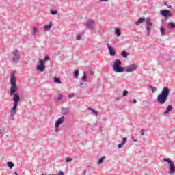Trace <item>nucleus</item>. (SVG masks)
<instances>
[{
    "label": "nucleus",
    "mask_w": 175,
    "mask_h": 175,
    "mask_svg": "<svg viewBox=\"0 0 175 175\" xmlns=\"http://www.w3.org/2000/svg\"><path fill=\"white\" fill-rule=\"evenodd\" d=\"M172 110H173V106L168 105L166 111L163 112V114H169V113H170V111H172Z\"/></svg>",
    "instance_id": "14"
},
{
    "label": "nucleus",
    "mask_w": 175,
    "mask_h": 175,
    "mask_svg": "<svg viewBox=\"0 0 175 175\" xmlns=\"http://www.w3.org/2000/svg\"><path fill=\"white\" fill-rule=\"evenodd\" d=\"M76 38H77V40H81V35L77 36Z\"/></svg>",
    "instance_id": "34"
},
{
    "label": "nucleus",
    "mask_w": 175,
    "mask_h": 175,
    "mask_svg": "<svg viewBox=\"0 0 175 175\" xmlns=\"http://www.w3.org/2000/svg\"><path fill=\"white\" fill-rule=\"evenodd\" d=\"M122 144H121V142H120V144H119L118 145V148H121V147H122Z\"/></svg>",
    "instance_id": "42"
},
{
    "label": "nucleus",
    "mask_w": 175,
    "mask_h": 175,
    "mask_svg": "<svg viewBox=\"0 0 175 175\" xmlns=\"http://www.w3.org/2000/svg\"><path fill=\"white\" fill-rule=\"evenodd\" d=\"M54 83H56V84H62V82L61 81V79L58 77L54 78Z\"/></svg>",
    "instance_id": "22"
},
{
    "label": "nucleus",
    "mask_w": 175,
    "mask_h": 175,
    "mask_svg": "<svg viewBox=\"0 0 175 175\" xmlns=\"http://www.w3.org/2000/svg\"><path fill=\"white\" fill-rule=\"evenodd\" d=\"M121 60L118 59H115L113 64V70L116 73H122L123 72H125V69L124 67L121 66Z\"/></svg>",
    "instance_id": "4"
},
{
    "label": "nucleus",
    "mask_w": 175,
    "mask_h": 175,
    "mask_svg": "<svg viewBox=\"0 0 175 175\" xmlns=\"http://www.w3.org/2000/svg\"><path fill=\"white\" fill-rule=\"evenodd\" d=\"M58 175H65V174L64 173V172L60 171L59 172Z\"/></svg>",
    "instance_id": "40"
},
{
    "label": "nucleus",
    "mask_w": 175,
    "mask_h": 175,
    "mask_svg": "<svg viewBox=\"0 0 175 175\" xmlns=\"http://www.w3.org/2000/svg\"><path fill=\"white\" fill-rule=\"evenodd\" d=\"M10 120H14V116H12V113L10 115Z\"/></svg>",
    "instance_id": "44"
},
{
    "label": "nucleus",
    "mask_w": 175,
    "mask_h": 175,
    "mask_svg": "<svg viewBox=\"0 0 175 175\" xmlns=\"http://www.w3.org/2000/svg\"><path fill=\"white\" fill-rule=\"evenodd\" d=\"M166 20H167V18H165V19H162L161 20L162 24H163L166 21Z\"/></svg>",
    "instance_id": "39"
},
{
    "label": "nucleus",
    "mask_w": 175,
    "mask_h": 175,
    "mask_svg": "<svg viewBox=\"0 0 175 175\" xmlns=\"http://www.w3.org/2000/svg\"><path fill=\"white\" fill-rule=\"evenodd\" d=\"M17 113V108H14L12 107V109L10 110V114H12V117H13V116H16Z\"/></svg>",
    "instance_id": "15"
},
{
    "label": "nucleus",
    "mask_w": 175,
    "mask_h": 175,
    "mask_svg": "<svg viewBox=\"0 0 175 175\" xmlns=\"http://www.w3.org/2000/svg\"><path fill=\"white\" fill-rule=\"evenodd\" d=\"M88 110H90V111L92 112V113L95 114V116H98V112L96 110H95L91 107H88Z\"/></svg>",
    "instance_id": "19"
},
{
    "label": "nucleus",
    "mask_w": 175,
    "mask_h": 175,
    "mask_svg": "<svg viewBox=\"0 0 175 175\" xmlns=\"http://www.w3.org/2000/svg\"><path fill=\"white\" fill-rule=\"evenodd\" d=\"M164 5L166 6L167 5V3L164 2Z\"/></svg>",
    "instance_id": "48"
},
{
    "label": "nucleus",
    "mask_w": 175,
    "mask_h": 175,
    "mask_svg": "<svg viewBox=\"0 0 175 175\" xmlns=\"http://www.w3.org/2000/svg\"><path fill=\"white\" fill-rule=\"evenodd\" d=\"M150 88L152 90V94H155V92H157V87L152 86V85H150Z\"/></svg>",
    "instance_id": "25"
},
{
    "label": "nucleus",
    "mask_w": 175,
    "mask_h": 175,
    "mask_svg": "<svg viewBox=\"0 0 175 175\" xmlns=\"http://www.w3.org/2000/svg\"><path fill=\"white\" fill-rule=\"evenodd\" d=\"M12 61L13 62H14V64H17L18 63V62L20 61V58H21V56L20 55V52L18 51V50H14L12 52Z\"/></svg>",
    "instance_id": "6"
},
{
    "label": "nucleus",
    "mask_w": 175,
    "mask_h": 175,
    "mask_svg": "<svg viewBox=\"0 0 175 175\" xmlns=\"http://www.w3.org/2000/svg\"><path fill=\"white\" fill-rule=\"evenodd\" d=\"M68 111H69V109H68L66 108L62 109L63 114H68Z\"/></svg>",
    "instance_id": "28"
},
{
    "label": "nucleus",
    "mask_w": 175,
    "mask_h": 175,
    "mask_svg": "<svg viewBox=\"0 0 175 175\" xmlns=\"http://www.w3.org/2000/svg\"><path fill=\"white\" fill-rule=\"evenodd\" d=\"M144 21L146 23V31H148V33L150 34V32H151V27H152L153 25L150 18H147L146 19L144 18H140L135 22V24L136 25H139V24H142V23H144Z\"/></svg>",
    "instance_id": "3"
},
{
    "label": "nucleus",
    "mask_w": 175,
    "mask_h": 175,
    "mask_svg": "<svg viewBox=\"0 0 175 175\" xmlns=\"http://www.w3.org/2000/svg\"><path fill=\"white\" fill-rule=\"evenodd\" d=\"M100 2H107V1H109V0H100Z\"/></svg>",
    "instance_id": "47"
},
{
    "label": "nucleus",
    "mask_w": 175,
    "mask_h": 175,
    "mask_svg": "<svg viewBox=\"0 0 175 175\" xmlns=\"http://www.w3.org/2000/svg\"><path fill=\"white\" fill-rule=\"evenodd\" d=\"M0 135H3V129H2V127H0Z\"/></svg>",
    "instance_id": "37"
},
{
    "label": "nucleus",
    "mask_w": 175,
    "mask_h": 175,
    "mask_svg": "<svg viewBox=\"0 0 175 175\" xmlns=\"http://www.w3.org/2000/svg\"><path fill=\"white\" fill-rule=\"evenodd\" d=\"M169 94H170V89L165 87L163 88L161 93L157 96V102L159 105H165L167 102V98H169Z\"/></svg>",
    "instance_id": "2"
},
{
    "label": "nucleus",
    "mask_w": 175,
    "mask_h": 175,
    "mask_svg": "<svg viewBox=\"0 0 175 175\" xmlns=\"http://www.w3.org/2000/svg\"><path fill=\"white\" fill-rule=\"evenodd\" d=\"M83 174H85V171L83 172Z\"/></svg>",
    "instance_id": "50"
},
{
    "label": "nucleus",
    "mask_w": 175,
    "mask_h": 175,
    "mask_svg": "<svg viewBox=\"0 0 175 175\" xmlns=\"http://www.w3.org/2000/svg\"><path fill=\"white\" fill-rule=\"evenodd\" d=\"M131 140H133V142H137V139H135L133 135H131Z\"/></svg>",
    "instance_id": "35"
},
{
    "label": "nucleus",
    "mask_w": 175,
    "mask_h": 175,
    "mask_svg": "<svg viewBox=\"0 0 175 175\" xmlns=\"http://www.w3.org/2000/svg\"><path fill=\"white\" fill-rule=\"evenodd\" d=\"M107 47L109 52V55H111V57H114V55H116V50H114V49H113L110 44H108Z\"/></svg>",
    "instance_id": "12"
},
{
    "label": "nucleus",
    "mask_w": 175,
    "mask_h": 175,
    "mask_svg": "<svg viewBox=\"0 0 175 175\" xmlns=\"http://www.w3.org/2000/svg\"><path fill=\"white\" fill-rule=\"evenodd\" d=\"M38 33V28L36 27H32L31 35H36Z\"/></svg>",
    "instance_id": "21"
},
{
    "label": "nucleus",
    "mask_w": 175,
    "mask_h": 175,
    "mask_svg": "<svg viewBox=\"0 0 175 175\" xmlns=\"http://www.w3.org/2000/svg\"><path fill=\"white\" fill-rule=\"evenodd\" d=\"M51 27H53V22H50L49 25H44L43 27L44 31L46 32V31H50V29H51Z\"/></svg>",
    "instance_id": "13"
},
{
    "label": "nucleus",
    "mask_w": 175,
    "mask_h": 175,
    "mask_svg": "<svg viewBox=\"0 0 175 175\" xmlns=\"http://www.w3.org/2000/svg\"><path fill=\"white\" fill-rule=\"evenodd\" d=\"M83 85H84V82L82 81L80 83V87H83Z\"/></svg>",
    "instance_id": "43"
},
{
    "label": "nucleus",
    "mask_w": 175,
    "mask_h": 175,
    "mask_svg": "<svg viewBox=\"0 0 175 175\" xmlns=\"http://www.w3.org/2000/svg\"><path fill=\"white\" fill-rule=\"evenodd\" d=\"M81 80L83 82L87 81V72H85V71L83 72V75L82 76Z\"/></svg>",
    "instance_id": "18"
},
{
    "label": "nucleus",
    "mask_w": 175,
    "mask_h": 175,
    "mask_svg": "<svg viewBox=\"0 0 175 175\" xmlns=\"http://www.w3.org/2000/svg\"><path fill=\"white\" fill-rule=\"evenodd\" d=\"M137 69V65L136 64H133L129 65L126 68V70H124L126 73H131V72H135Z\"/></svg>",
    "instance_id": "8"
},
{
    "label": "nucleus",
    "mask_w": 175,
    "mask_h": 175,
    "mask_svg": "<svg viewBox=\"0 0 175 175\" xmlns=\"http://www.w3.org/2000/svg\"><path fill=\"white\" fill-rule=\"evenodd\" d=\"M161 16H163V17H172L173 14L170 12V10H160Z\"/></svg>",
    "instance_id": "9"
},
{
    "label": "nucleus",
    "mask_w": 175,
    "mask_h": 175,
    "mask_svg": "<svg viewBox=\"0 0 175 175\" xmlns=\"http://www.w3.org/2000/svg\"><path fill=\"white\" fill-rule=\"evenodd\" d=\"M167 27L169 29H174V28H175V23H168Z\"/></svg>",
    "instance_id": "17"
},
{
    "label": "nucleus",
    "mask_w": 175,
    "mask_h": 175,
    "mask_svg": "<svg viewBox=\"0 0 175 175\" xmlns=\"http://www.w3.org/2000/svg\"><path fill=\"white\" fill-rule=\"evenodd\" d=\"M49 59H50V57H49V55H46L44 57V60H42V61H44V62H46V61H49Z\"/></svg>",
    "instance_id": "31"
},
{
    "label": "nucleus",
    "mask_w": 175,
    "mask_h": 175,
    "mask_svg": "<svg viewBox=\"0 0 175 175\" xmlns=\"http://www.w3.org/2000/svg\"><path fill=\"white\" fill-rule=\"evenodd\" d=\"M14 174L15 175H18V174H17V172H14Z\"/></svg>",
    "instance_id": "49"
},
{
    "label": "nucleus",
    "mask_w": 175,
    "mask_h": 175,
    "mask_svg": "<svg viewBox=\"0 0 175 175\" xmlns=\"http://www.w3.org/2000/svg\"><path fill=\"white\" fill-rule=\"evenodd\" d=\"M68 96V98H73L74 95L73 94H69Z\"/></svg>",
    "instance_id": "45"
},
{
    "label": "nucleus",
    "mask_w": 175,
    "mask_h": 175,
    "mask_svg": "<svg viewBox=\"0 0 175 175\" xmlns=\"http://www.w3.org/2000/svg\"><path fill=\"white\" fill-rule=\"evenodd\" d=\"M126 95H128V91L124 90L123 91V97L126 96Z\"/></svg>",
    "instance_id": "32"
},
{
    "label": "nucleus",
    "mask_w": 175,
    "mask_h": 175,
    "mask_svg": "<svg viewBox=\"0 0 175 175\" xmlns=\"http://www.w3.org/2000/svg\"><path fill=\"white\" fill-rule=\"evenodd\" d=\"M115 33L118 38V36H121V30L120 29H115Z\"/></svg>",
    "instance_id": "23"
},
{
    "label": "nucleus",
    "mask_w": 175,
    "mask_h": 175,
    "mask_svg": "<svg viewBox=\"0 0 175 175\" xmlns=\"http://www.w3.org/2000/svg\"><path fill=\"white\" fill-rule=\"evenodd\" d=\"M39 62H40V64L37 65L36 66L37 70H40V72H44V70H46V66H44V61L40 59Z\"/></svg>",
    "instance_id": "7"
},
{
    "label": "nucleus",
    "mask_w": 175,
    "mask_h": 175,
    "mask_svg": "<svg viewBox=\"0 0 175 175\" xmlns=\"http://www.w3.org/2000/svg\"><path fill=\"white\" fill-rule=\"evenodd\" d=\"M79 73H80V71L79 70V69L75 70L74 71V73H73L74 77H75V79H79Z\"/></svg>",
    "instance_id": "16"
},
{
    "label": "nucleus",
    "mask_w": 175,
    "mask_h": 175,
    "mask_svg": "<svg viewBox=\"0 0 175 175\" xmlns=\"http://www.w3.org/2000/svg\"><path fill=\"white\" fill-rule=\"evenodd\" d=\"M7 166L10 169H13V167H14V163H13V162H12V161H8L7 163Z\"/></svg>",
    "instance_id": "20"
},
{
    "label": "nucleus",
    "mask_w": 175,
    "mask_h": 175,
    "mask_svg": "<svg viewBox=\"0 0 175 175\" xmlns=\"http://www.w3.org/2000/svg\"><path fill=\"white\" fill-rule=\"evenodd\" d=\"M95 73L94 72V71H90V76H94V75Z\"/></svg>",
    "instance_id": "41"
},
{
    "label": "nucleus",
    "mask_w": 175,
    "mask_h": 175,
    "mask_svg": "<svg viewBox=\"0 0 175 175\" xmlns=\"http://www.w3.org/2000/svg\"><path fill=\"white\" fill-rule=\"evenodd\" d=\"M41 175H44V174H41Z\"/></svg>",
    "instance_id": "51"
},
{
    "label": "nucleus",
    "mask_w": 175,
    "mask_h": 175,
    "mask_svg": "<svg viewBox=\"0 0 175 175\" xmlns=\"http://www.w3.org/2000/svg\"><path fill=\"white\" fill-rule=\"evenodd\" d=\"M122 57H123V58H126V57H128V55H129V54H128V53H126V51H123L121 53Z\"/></svg>",
    "instance_id": "26"
},
{
    "label": "nucleus",
    "mask_w": 175,
    "mask_h": 175,
    "mask_svg": "<svg viewBox=\"0 0 175 175\" xmlns=\"http://www.w3.org/2000/svg\"><path fill=\"white\" fill-rule=\"evenodd\" d=\"M10 84V96H13L12 100L14 101L12 107L17 109V106H18V103H20V94L17 93L18 87L16 82V77H14L13 74H11Z\"/></svg>",
    "instance_id": "1"
},
{
    "label": "nucleus",
    "mask_w": 175,
    "mask_h": 175,
    "mask_svg": "<svg viewBox=\"0 0 175 175\" xmlns=\"http://www.w3.org/2000/svg\"><path fill=\"white\" fill-rule=\"evenodd\" d=\"M51 13L53 16H55V14H58V11H57V10H51Z\"/></svg>",
    "instance_id": "29"
},
{
    "label": "nucleus",
    "mask_w": 175,
    "mask_h": 175,
    "mask_svg": "<svg viewBox=\"0 0 175 175\" xmlns=\"http://www.w3.org/2000/svg\"><path fill=\"white\" fill-rule=\"evenodd\" d=\"M133 103L134 104L137 103V101L136 100V99L133 100Z\"/></svg>",
    "instance_id": "46"
},
{
    "label": "nucleus",
    "mask_w": 175,
    "mask_h": 175,
    "mask_svg": "<svg viewBox=\"0 0 175 175\" xmlns=\"http://www.w3.org/2000/svg\"><path fill=\"white\" fill-rule=\"evenodd\" d=\"M144 129H142L141 130V136H144Z\"/></svg>",
    "instance_id": "38"
},
{
    "label": "nucleus",
    "mask_w": 175,
    "mask_h": 175,
    "mask_svg": "<svg viewBox=\"0 0 175 175\" xmlns=\"http://www.w3.org/2000/svg\"><path fill=\"white\" fill-rule=\"evenodd\" d=\"M160 31H161V34L162 35V36H165V29L161 27L160 28Z\"/></svg>",
    "instance_id": "27"
},
{
    "label": "nucleus",
    "mask_w": 175,
    "mask_h": 175,
    "mask_svg": "<svg viewBox=\"0 0 175 175\" xmlns=\"http://www.w3.org/2000/svg\"><path fill=\"white\" fill-rule=\"evenodd\" d=\"M64 121H65L64 116H62L59 118H58V120L56 121L55 124V129H57V128H59V125H61V124H62L64 122Z\"/></svg>",
    "instance_id": "10"
},
{
    "label": "nucleus",
    "mask_w": 175,
    "mask_h": 175,
    "mask_svg": "<svg viewBox=\"0 0 175 175\" xmlns=\"http://www.w3.org/2000/svg\"><path fill=\"white\" fill-rule=\"evenodd\" d=\"M126 140H127L126 137H124L120 143L124 146V144L126 143Z\"/></svg>",
    "instance_id": "30"
},
{
    "label": "nucleus",
    "mask_w": 175,
    "mask_h": 175,
    "mask_svg": "<svg viewBox=\"0 0 175 175\" xmlns=\"http://www.w3.org/2000/svg\"><path fill=\"white\" fill-rule=\"evenodd\" d=\"M95 23V21H94L93 20H88L86 23V27H88V28L89 29H94V24Z\"/></svg>",
    "instance_id": "11"
},
{
    "label": "nucleus",
    "mask_w": 175,
    "mask_h": 175,
    "mask_svg": "<svg viewBox=\"0 0 175 175\" xmlns=\"http://www.w3.org/2000/svg\"><path fill=\"white\" fill-rule=\"evenodd\" d=\"M72 159L70 157H68L66 159V162H72Z\"/></svg>",
    "instance_id": "33"
},
{
    "label": "nucleus",
    "mask_w": 175,
    "mask_h": 175,
    "mask_svg": "<svg viewBox=\"0 0 175 175\" xmlns=\"http://www.w3.org/2000/svg\"><path fill=\"white\" fill-rule=\"evenodd\" d=\"M162 162H167L169 165L168 174H174L175 173V165L174 163L172 161L170 158H163L161 160Z\"/></svg>",
    "instance_id": "5"
},
{
    "label": "nucleus",
    "mask_w": 175,
    "mask_h": 175,
    "mask_svg": "<svg viewBox=\"0 0 175 175\" xmlns=\"http://www.w3.org/2000/svg\"><path fill=\"white\" fill-rule=\"evenodd\" d=\"M62 99V94H59V97H58V98H57V101H59V100H61Z\"/></svg>",
    "instance_id": "36"
},
{
    "label": "nucleus",
    "mask_w": 175,
    "mask_h": 175,
    "mask_svg": "<svg viewBox=\"0 0 175 175\" xmlns=\"http://www.w3.org/2000/svg\"><path fill=\"white\" fill-rule=\"evenodd\" d=\"M105 158H106V157L103 156L100 159H99L98 161V164L101 165V163H103V161H105Z\"/></svg>",
    "instance_id": "24"
}]
</instances>
